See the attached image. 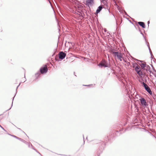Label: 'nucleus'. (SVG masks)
Returning <instances> with one entry per match:
<instances>
[{
    "mask_svg": "<svg viewBox=\"0 0 156 156\" xmlns=\"http://www.w3.org/2000/svg\"><path fill=\"white\" fill-rule=\"evenodd\" d=\"M17 139H19V140H22V139H21V138H20L18 137H17Z\"/></svg>",
    "mask_w": 156,
    "mask_h": 156,
    "instance_id": "obj_20",
    "label": "nucleus"
},
{
    "mask_svg": "<svg viewBox=\"0 0 156 156\" xmlns=\"http://www.w3.org/2000/svg\"><path fill=\"white\" fill-rule=\"evenodd\" d=\"M112 53L114 55V56L115 57H117L118 59L122 57V55L121 53L113 52Z\"/></svg>",
    "mask_w": 156,
    "mask_h": 156,
    "instance_id": "obj_2",
    "label": "nucleus"
},
{
    "mask_svg": "<svg viewBox=\"0 0 156 156\" xmlns=\"http://www.w3.org/2000/svg\"><path fill=\"white\" fill-rule=\"evenodd\" d=\"M14 97L13 98V99H12V101H13V100L14 99ZM12 103H13V102H12V105H11V107H12Z\"/></svg>",
    "mask_w": 156,
    "mask_h": 156,
    "instance_id": "obj_23",
    "label": "nucleus"
},
{
    "mask_svg": "<svg viewBox=\"0 0 156 156\" xmlns=\"http://www.w3.org/2000/svg\"><path fill=\"white\" fill-rule=\"evenodd\" d=\"M110 34H109V33H108V34H107V35L108 36H109V35Z\"/></svg>",
    "mask_w": 156,
    "mask_h": 156,
    "instance_id": "obj_26",
    "label": "nucleus"
},
{
    "mask_svg": "<svg viewBox=\"0 0 156 156\" xmlns=\"http://www.w3.org/2000/svg\"><path fill=\"white\" fill-rule=\"evenodd\" d=\"M38 74H38V73H37V74H35V75H38Z\"/></svg>",
    "mask_w": 156,
    "mask_h": 156,
    "instance_id": "obj_31",
    "label": "nucleus"
},
{
    "mask_svg": "<svg viewBox=\"0 0 156 156\" xmlns=\"http://www.w3.org/2000/svg\"><path fill=\"white\" fill-rule=\"evenodd\" d=\"M40 70L41 73L43 74L47 72L48 69L47 66H45L41 68L40 69Z\"/></svg>",
    "mask_w": 156,
    "mask_h": 156,
    "instance_id": "obj_5",
    "label": "nucleus"
},
{
    "mask_svg": "<svg viewBox=\"0 0 156 156\" xmlns=\"http://www.w3.org/2000/svg\"><path fill=\"white\" fill-rule=\"evenodd\" d=\"M21 141H22L23 142V143L26 144H28V143L25 140H21Z\"/></svg>",
    "mask_w": 156,
    "mask_h": 156,
    "instance_id": "obj_18",
    "label": "nucleus"
},
{
    "mask_svg": "<svg viewBox=\"0 0 156 156\" xmlns=\"http://www.w3.org/2000/svg\"><path fill=\"white\" fill-rule=\"evenodd\" d=\"M93 2V0H87L86 3L87 5H91Z\"/></svg>",
    "mask_w": 156,
    "mask_h": 156,
    "instance_id": "obj_7",
    "label": "nucleus"
},
{
    "mask_svg": "<svg viewBox=\"0 0 156 156\" xmlns=\"http://www.w3.org/2000/svg\"><path fill=\"white\" fill-rule=\"evenodd\" d=\"M146 90L151 95L152 94V92L150 88L145 83L143 82L142 83Z\"/></svg>",
    "mask_w": 156,
    "mask_h": 156,
    "instance_id": "obj_1",
    "label": "nucleus"
},
{
    "mask_svg": "<svg viewBox=\"0 0 156 156\" xmlns=\"http://www.w3.org/2000/svg\"><path fill=\"white\" fill-rule=\"evenodd\" d=\"M0 126L1 127V128H2V129H3V130H5V129H4V128L3 127H2L0 125Z\"/></svg>",
    "mask_w": 156,
    "mask_h": 156,
    "instance_id": "obj_25",
    "label": "nucleus"
},
{
    "mask_svg": "<svg viewBox=\"0 0 156 156\" xmlns=\"http://www.w3.org/2000/svg\"><path fill=\"white\" fill-rule=\"evenodd\" d=\"M137 73L139 75V76H141L142 75L143 73L141 71V70L140 69L137 71H136Z\"/></svg>",
    "mask_w": 156,
    "mask_h": 156,
    "instance_id": "obj_11",
    "label": "nucleus"
},
{
    "mask_svg": "<svg viewBox=\"0 0 156 156\" xmlns=\"http://www.w3.org/2000/svg\"><path fill=\"white\" fill-rule=\"evenodd\" d=\"M20 84H19L18 86L17 87H16V90H17V89L18 87H19V86H20Z\"/></svg>",
    "mask_w": 156,
    "mask_h": 156,
    "instance_id": "obj_24",
    "label": "nucleus"
},
{
    "mask_svg": "<svg viewBox=\"0 0 156 156\" xmlns=\"http://www.w3.org/2000/svg\"><path fill=\"white\" fill-rule=\"evenodd\" d=\"M14 136V137L16 138H17V136Z\"/></svg>",
    "mask_w": 156,
    "mask_h": 156,
    "instance_id": "obj_27",
    "label": "nucleus"
},
{
    "mask_svg": "<svg viewBox=\"0 0 156 156\" xmlns=\"http://www.w3.org/2000/svg\"><path fill=\"white\" fill-rule=\"evenodd\" d=\"M149 23H150L149 21H148V25H149Z\"/></svg>",
    "mask_w": 156,
    "mask_h": 156,
    "instance_id": "obj_30",
    "label": "nucleus"
},
{
    "mask_svg": "<svg viewBox=\"0 0 156 156\" xmlns=\"http://www.w3.org/2000/svg\"><path fill=\"white\" fill-rule=\"evenodd\" d=\"M140 100V101L141 105L144 107H146L147 105L146 101L145 99L143 98H141Z\"/></svg>",
    "mask_w": 156,
    "mask_h": 156,
    "instance_id": "obj_3",
    "label": "nucleus"
},
{
    "mask_svg": "<svg viewBox=\"0 0 156 156\" xmlns=\"http://www.w3.org/2000/svg\"><path fill=\"white\" fill-rule=\"evenodd\" d=\"M138 24L143 28H145V26L144 23L143 22H139L138 23Z\"/></svg>",
    "mask_w": 156,
    "mask_h": 156,
    "instance_id": "obj_9",
    "label": "nucleus"
},
{
    "mask_svg": "<svg viewBox=\"0 0 156 156\" xmlns=\"http://www.w3.org/2000/svg\"><path fill=\"white\" fill-rule=\"evenodd\" d=\"M104 31L105 32H106V31H107V30H106V29H104Z\"/></svg>",
    "mask_w": 156,
    "mask_h": 156,
    "instance_id": "obj_22",
    "label": "nucleus"
},
{
    "mask_svg": "<svg viewBox=\"0 0 156 156\" xmlns=\"http://www.w3.org/2000/svg\"><path fill=\"white\" fill-rule=\"evenodd\" d=\"M140 65L142 69H144L146 65L144 63H142Z\"/></svg>",
    "mask_w": 156,
    "mask_h": 156,
    "instance_id": "obj_13",
    "label": "nucleus"
},
{
    "mask_svg": "<svg viewBox=\"0 0 156 156\" xmlns=\"http://www.w3.org/2000/svg\"><path fill=\"white\" fill-rule=\"evenodd\" d=\"M19 129L21 131H22L21 129L20 128H19Z\"/></svg>",
    "mask_w": 156,
    "mask_h": 156,
    "instance_id": "obj_32",
    "label": "nucleus"
},
{
    "mask_svg": "<svg viewBox=\"0 0 156 156\" xmlns=\"http://www.w3.org/2000/svg\"><path fill=\"white\" fill-rule=\"evenodd\" d=\"M147 71H149L150 73H152L151 71V70L150 69V70H148Z\"/></svg>",
    "mask_w": 156,
    "mask_h": 156,
    "instance_id": "obj_21",
    "label": "nucleus"
},
{
    "mask_svg": "<svg viewBox=\"0 0 156 156\" xmlns=\"http://www.w3.org/2000/svg\"><path fill=\"white\" fill-rule=\"evenodd\" d=\"M103 1V3L106 6H107V2L105 1V0H102Z\"/></svg>",
    "mask_w": 156,
    "mask_h": 156,
    "instance_id": "obj_14",
    "label": "nucleus"
},
{
    "mask_svg": "<svg viewBox=\"0 0 156 156\" xmlns=\"http://www.w3.org/2000/svg\"><path fill=\"white\" fill-rule=\"evenodd\" d=\"M89 85H88V86H89ZM84 86H87L88 85H84Z\"/></svg>",
    "mask_w": 156,
    "mask_h": 156,
    "instance_id": "obj_33",
    "label": "nucleus"
},
{
    "mask_svg": "<svg viewBox=\"0 0 156 156\" xmlns=\"http://www.w3.org/2000/svg\"><path fill=\"white\" fill-rule=\"evenodd\" d=\"M28 144V147H30V146H31V147H32V148H33V149H34V150H35V151H37L35 149H34V148H33V146L31 144L30 145V144Z\"/></svg>",
    "mask_w": 156,
    "mask_h": 156,
    "instance_id": "obj_17",
    "label": "nucleus"
},
{
    "mask_svg": "<svg viewBox=\"0 0 156 156\" xmlns=\"http://www.w3.org/2000/svg\"><path fill=\"white\" fill-rule=\"evenodd\" d=\"M25 81H26L25 80H24L23 82H25Z\"/></svg>",
    "mask_w": 156,
    "mask_h": 156,
    "instance_id": "obj_35",
    "label": "nucleus"
},
{
    "mask_svg": "<svg viewBox=\"0 0 156 156\" xmlns=\"http://www.w3.org/2000/svg\"><path fill=\"white\" fill-rule=\"evenodd\" d=\"M103 8L102 6L101 5H100L98 7V9L96 10V13L97 14H98V13H99L100 11Z\"/></svg>",
    "mask_w": 156,
    "mask_h": 156,
    "instance_id": "obj_8",
    "label": "nucleus"
},
{
    "mask_svg": "<svg viewBox=\"0 0 156 156\" xmlns=\"http://www.w3.org/2000/svg\"><path fill=\"white\" fill-rule=\"evenodd\" d=\"M14 136V137L16 138H17V136Z\"/></svg>",
    "mask_w": 156,
    "mask_h": 156,
    "instance_id": "obj_28",
    "label": "nucleus"
},
{
    "mask_svg": "<svg viewBox=\"0 0 156 156\" xmlns=\"http://www.w3.org/2000/svg\"><path fill=\"white\" fill-rule=\"evenodd\" d=\"M83 138L84 139V136H83Z\"/></svg>",
    "mask_w": 156,
    "mask_h": 156,
    "instance_id": "obj_36",
    "label": "nucleus"
},
{
    "mask_svg": "<svg viewBox=\"0 0 156 156\" xmlns=\"http://www.w3.org/2000/svg\"><path fill=\"white\" fill-rule=\"evenodd\" d=\"M98 66H100L101 67H103V66L104 67H107V66H106L105 65H104V63L103 62V63H102V62L98 64Z\"/></svg>",
    "mask_w": 156,
    "mask_h": 156,
    "instance_id": "obj_10",
    "label": "nucleus"
},
{
    "mask_svg": "<svg viewBox=\"0 0 156 156\" xmlns=\"http://www.w3.org/2000/svg\"><path fill=\"white\" fill-rule=\"evenodd\" d=\"M136 65H137V66L135 68V70H136V71H137L139 70H140V67L139 66H138L137 65V64H136V63H133V67H134V66H136Z\"/></svg>",
    "mask_w": 156,
    "mask_h": 156,
    "instance_id": "obj_6",
    "label": "nucleus"
},
{
    "mask_svg": "<svg viewBox=\"0 0 156 156\" xmlns=\"http://www.w3.org/2000/svg\"><path fill=\"white\" fill-rule=\"evenodd\" d=\"M141 34H142L143 36H144V34L142 32H141Z\"/></svg>",
    "mask_w": 156,
    "mask_h": 156,
    "instance_id": "obj_29",
    "label": "nucleus"
},
{
    "mask_svg": "<svg viewBox=\"0 0 156 156\" xmlns=\"http://www.w3.org/2000/svg\"><path fill=\"white\" fill-rule=\"evenodd\" d=\"M103 62L104 63V65H105L106 66H107V67H108V64L107 63V62L106 61H105V60H103Z\"/></svg>",
    "mask_w": 156,
    "mask_h": 156,
    "instance_id": "obj_16",
    "label": "nucleus"
},
{
    "mask_svg": "<svg viewBox=\"0 0 156 156\" xmlns=\"http://www.w3.org/2000/svg\"><path fill=\"white\" fill-rule=\"evenodd\" d=\"M122 58H118V59L120 61H122Z\"/></svg>",
    "mask_w": 156,
    "mask_h": 156,
    "instance_id": "obj_19",
    "label": "nucleus"
},
{
    "mask_svg": "<svg viewBox=\"0 0 156 156\" xmlns=\"http://www.w3.org/2000/svg\"><path fill=\"white\" fill-rule=\"evenodd\" d=\"M66 54L63 51H60L59 53V58L60 59H63L66 57Z\"/></svg>",
    "mask_w": 156,
    "mask_h": 156,
    "instance_id": "obj_4",
    "label": "nucleus"
},
{
    "mask_svg": "<svg viewBox=\"0 0 156 156\" xmlns=\"http://www.w3.org/2000/svg\"><path fill=\"white\" fill-rule=\"evenodd\" d=\"M147 46H148V49H149L150 52V53L151 54V56L152 55V53H151V49H150V46H149V44L148 43V44H147Z\"/></svg>",
    "mask_w": 156,
    "mask_h": 156,
    "instance_id": "obj_15",
    "label": "nucleus"
},
{
    "mask_svg": "<svg viewBox=\"0 0 156 156\" xmlns=\"http://www.w3.org/2000/svg\"><path fill=\"white\" fill-rule=\"evenodd\" d=\"M145 67H146L145 70L146 71H147L148 70H150V69H151L150 66L149 65H146Z\"/></svg>",
    "mask_w": 156,
    "mask_h": 156,
    "instance_id": "obj_12",
    "label": "nucleus"
},
{
    "mask_svg": "<svg viewBox=\"0 0 156 156\" xmlns=\"http://www.w3.org/2000/svg\"><path fill=\"white\" fill-rule=\"evenodd\" d=\"M136 60H137V61H138L137 59H135Z\"/></svg>",
    "mask_w": 156,
    "mask_h": 156,
    "instance_id": "obj_34",
    "label": "nucleus"
}]
</instances>
